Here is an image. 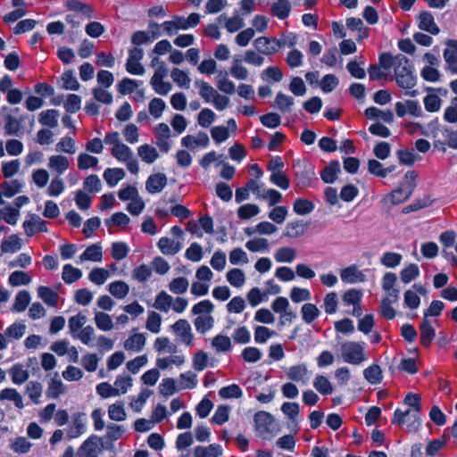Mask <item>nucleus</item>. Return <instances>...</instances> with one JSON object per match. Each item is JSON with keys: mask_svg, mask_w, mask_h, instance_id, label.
I'll use <instances>...</instances> for the list:
<instances>
[{"mask_svg": "<svg viewBox=\"0 0 457 457\" xmlns=\"http://www.w3.org/2000/svg\"><path fill=\"white\" fill-rule=\"evenodd\" d=\"M394 70L395 80L399 87L411 89L416 85L413 67L405 55L399 54L395 56Z\"/></svg>", "mask_w": 457, "mask_h": 457, "instance_id": "obj_1", "label": "nucleus"}, {"mask_svg": "<svg viewBox=\"0 0 457 457\" xmlns=\"http://www.w3.org/2000/svg\"><path fill=\"white\" fill-rule=\"evenodd\" d=\"M253 420L255 429L262 439L270 440L278 433V429L275 430L274 419L270 413L263 411H258Z\"/></svg>", "mask_w": 457, "mask_h": 457, "instance_id": "obj_2", "label": "nucleus"}, {"mask_svg": "<svg viewBox=\"0 0 457 457\" xmlns=\"http://www.w3.org/2000/svg\"><path fill=\"white\" fill-rule=\"evenodd\" d=\"M364 343L348 341L341 345V356L344 361L359 365L365 361Z\"/></svg>", "mask_w": 457, "mask_h": 457, "instance_id": "obj_3", "label": "nucleus"}, {"mask_svg": "<svg viewBox=\"0 0 457 457\" xmlns=\"http://www.w3.org/2000/svg\"><path fill=\"white\" fill-rule=\"evenodd\" d=\"M111 154L120 162H123L129 171L132 174H137L139 171L138 162L135 157L133 151L125 144L118 145L111 149Z\"/></svg>", "mask_w": 457, "mask_h": 457, "instance_id": "obj_4", "label": "nucleus"}, {"mask_svg": "<svg viewBox=\"0 0 457 457\" xmlns=\"http://www.w3.org/2000/svg\"><path fill=\"white\" fill-rule=\"evenodd\" d=\"M392 423L395 425L406 424L409 431H416L420 427V413L411 408L404 411L396 409L394 412Z\"/></svg>", "mask_w": 457, "mask_h": 457, "instance_id": "obj_5", "label": "nucleus"}, {"mask_svg": "<svg viewBox=\"0 0 457 457\" xmlns=\"http://www.w3.org/2000/svg\"><path fill=\"white\" fill-rule=\"evenodd\" d=\"M170 328L175 333L178 341L186 346L193 345L195 336L192 332L190 323L185 319H179L170 326Z\"/></svg>", "mask_w": 457, "mask_h": 457, "instance_id": "obj_6", "label": "nucleus"}, {"mask_svg": "<svg viewBox=\"0 0 457 457\" xmlns=\"http://www.w3.org/2000/svg\"><path fill=\"white\" fill-rule=\"evenodd\" d=\"M295 168L297 169L295 171L297 186L301 187H310L315 177L313 167L309 163L298 162Z\"/></svg>", "mask_w": 457, "mask_h": 457, "instance_id": "obj_7", "label": "nucleus"}, {"mask_svg": "<svg viewBox=\"0 0 457 457\" xmlns=\"http://www.w3.org/2000/svg\"><path fill=\"white\" fill-rule=\"evenodd\" d=\"M256 50L263 54L270 55L275 54L282 46L280 40L274 37H260L253 42Z\"/></svg>", "mask_w": 457, "mask_h": 457, "instance_id": "obj_8", "label": "nucleus"}, {"mask_svg": "<svg viewBox=\"0 0 457 457\" xmlns=\"http://www.w3.org/2000/svg\"><path fill=\"white\" fill-rule=\"evenodd\" d=\"M87 431V418L85 413H76L67 431L69 440L78 438Z\"/></svg>", "mask_w": 457, "mask_h": 457, "instance_id": "obj_9", "label": "nucleus"}, {"mask_svg": "<svg viewBox=\"0 0 457 457\" xmlns=\"http://www.w3.org/2000/svg\"><path fill=\"white\" fill-rule=\"evenodd\" d=\"M413 183H403L399 188L393 190L386 197L393 205H397L408 200L414 190Z\"/></svg>", "mask_w": 457, "mask_h": 457, "instance_id": "obj_10", "label": "nucleus"}, {"mask_svg": "<svg viewBox=\"0 0 457 457\" xmlns=\"http://www.w3.org/2000/svg\"><path fill=\"white\" fill-rule=\"evenodd\" d=\"M287 378L292 381L306 385L310 379L311 373L306 364L301 363L289 367L286 370Z\"/></svg>", "mask_w": 457, "mask_h": 457, "instance_id": "obj_11", "label": "nucleus"}, {"mask_svg": "<svg viewBox=\"0 0 457 457\" xmlns=\"http://www.w3.org/2000/svg\"><path fill=\"white\" fill-rule=\"evenodd\" d=\"M23 228L28 237H32L37 232H46V223L37 214H29L23 222Z\"/></svg>", "mask_w": 457, "mask_h": 457, "instance_id": "obj_12", "label": "nucleus"}, {"mask_svg": "<svg viewBox=\"0 0 457 457\" xmlns=\"http://www.w3.org/2000/svg\"><path fill=\"white\" fill-rule=\"evenodd\" d=\"M340 278L343 282L348 284L361 283L366 279L364 273L356 265H350L341 270Z\"/></svg>", "mask_w": 457, "mask_h": 457, "instance_id": "obj_13", "label": "nucleus"}, {"mask_svg": "<svg viewBox=\"0 0 457 457\" xmlns=\"http://www.w3.org/2000/svg\"><path fill=\"white\" fill-rule=\"evenodd\" d=\"M100 438L96 435H91L78 450V457H97V444Z\"/></svg>", "mask_w": 457, "mask_h": 457, "instance_id": "obj_14", "label": "nucleus"}, {"mask_svg": "<svg viewBox=\"0 0 457 457\" xmlns=\"http://www.w3.org/2000/svg\"><path fill=\"white\" fill-rule=\"evenodd\" d=\"M397 281V277L393 272H386L382 278L381 287L384 291L386 292V296L393 298V301L397 302L399 300L400 290L395 288V285Z\"/></svg>", "mask_w": 457, "mask_h": 457, "instance_id": "obj_15", "label": "nucleus"}, {"mask_svg": "<svg viewBox=\"0 0 457 457\" xmlns=\"http://www.w3.org/2000/svg\"><path fill=\"white\" fill-rule=\"evenodd\" d=\"M167 185V177L164 173H154L148 177L145 182V189L150 194H157L162 191Z\"/></svg>", "mask_w": 457, "mask_h": 457, "instance_id": "obj_16", "label": "nucleus"}, {"mask_svg": "<svg viewBox=\"0 0 457 457\" xmlns=\"http://www.w3.org/2000/svg\"><path fill=\"white\" fill-rule=\"evenodd\" d=\"M419 28L432 35H437L440 32V29L435 22L433 15L427 11L422 12L419 16Z\"/></svg>", "mask_w": 457, "mask_h": 457, "instance_id": "obj_17", "label": "nucleus"}, {"mask_svg": "<svg viewBox=\"0 0 457 457\" xmlns=\"http://www.w3.org/2000/svg\"><path fill=\"white\" fill-rule=\"evenodd\" d=\"M158 248L165 255H175L182 249V244L167 237H162L157 243Z\"/></svg>", "mask_w": 457, "mask_h": 457, "instance_id": "obj_18", "label": "nucleus"}, {"mask_svg": "<svg viewBox=\"0 0 457 457\" xmlns=\"http://www.w3.org/2000/svg\"><path fill=\"white\" fill-rule=\"evenodd\" d=\"M420 331L421 345L425 347L430 346L432 341L435 338L436 330L428 319L423 318L420 326Z\"/></svg>", "mask_w": 457, "mask_h": 457, "instance_id": "obj_19", "label": "nucleus"}, {"mask_svg": "<svg viewBox=\"0 0 457 457\" xmlns=\"http://www.w3.org/2000/svg\"><path fill=\"white\" fill-rule=\"evenodd\" d=\"M292 10V5L289 0H275L271 4L270 12L273 16L279 20L287 19Z\"/></svg>", "mask_w": 457, "mask_h": 457, "instance_id": "obj_20", "label": "nucleus"}, {"mask_svg": "<svg viewBox=\"0 0 457 457\" xmlns=\"http://www.w3.org/2000/svg\"><path fill=\"white\" fill-rule=\"evenodd\" d=\"M341 171L340 162L332 161L320 172V178L326 184H332L337 179V174Z\"/></svg>", "mask_w": 457, "mask_h": 457, "instance_id": "obj_21", "label": "nucleus"}, {"mask_svg": "<svg viewBox=\"0 0 457 457\" xmlns=\"http://www.w3.org/2000/svg\"><path fill=\"white\" fill-rule=\"evenodd\" d=\"M195 457H220L222 447L218 444H212L209 446L198 445L194 449Z\"/></svg>", "mask_w": 457, "mask_h": 457, "instance_id": "obj_22", "label": "nucleus"}, {"mask_svg": "<svg viewBox=\"0 0 457 457\" xmlns=\"http://www.w3.org/2000/svg\"><path fill=\"white\" fill-rule=\"evenodd\" d=\"M48 168L60 176L69 168V160L64 155H52L48 159Z\"/></svg>", "mask_w": 457, "mask_h": 457, "instance_id": "obj_23", "label": "nucleus"}, {"mask_svg": "<svg viewBox=\"0 0 457 457\" xmlns=\"http://www.w3.org/2000/svg\"><path fill=\"white\" fill-rule=\"evenodd\" d=\"M365 115L370 120L379 119L387 123H391L394 120V113L392 111H381L374 106L367 108L365 110Z\"/></svg>", "mask_w": 457, "mask_h": 457, "instance_id": "obj_24", "label": "nucleus"}, {"mask_svg": "<svg viewBox=\"0 0 457 457\" xmlns=\"http://www.w3.org/2000/svg\"><path fill=\"white\" fill-rule=\"evenodd\" d=\"M137 154L147 164L154 163L159 158L157 150L148 144L140 145L137 148Z\"/></svg>", "mask_w": 457, "mask_h": 457, "instance_id": "obj_25", "label": "nucleus"}, {"mask_svg": "<svg viewBox=\"0 0 457 457\" xmlns=\"http://www.w3.org/2000/svg\"><path fill=\"white\" fill-rule=\"evenodd\" d=\"M103 177L109 187H115L125 177V171L121 168H107Z\"/></svg>", "mask_w": 457, "mask_h": 457, "instance_id": "obj_26", "label": "nucleus"}, {"mask_svg": "<svg viewBox=\"0 0 457 457\" xmlns=\"http://www.w3.org/2000/svg\"><path fill=\"white\" fill-rule=\"evenodd\" d=\"M294 103L295 101L292 96L278 92L274 101V108L278 109L282 113H287L291 112Z\"/></svg>", "mask_w": 457, "mask_h": 457, "instance_id": "obj_27", "label": "nucleus"}, {"mask_svg": "<svg viewBox=\"0 0 457 457\" xmlns=\"http://www.w3.org/2000/svg\"><path fill=\"white\" fill-rule=\"evenodd\" d=\"M214 322L212 315H202L195 319L194 326L199 334L204 335L214 327Z\"/></svg>", "mask_w": 457, "mask_h": 457, "instance_id": "obj_28", "label": "nucleus"}, {"mask_svg": "<svg viewBox=\"0 0 457 457\" xmlns=\"http://www.w3.org/2000/svg\"><path fill=\"white\" fill-rule=\"evenodd\" d=\"M58 117L59 111L49 109L40 112L38 121L43 126L54 129L58 125Z\"/></svg>", "mask_w": 457, "mask_h": 457, "instance_id": "obj_29", "label": "nucleus"}, {"mask_svg": "<svg viewBox=\"0 0 457 457\" xmlns=\"http://www.w3.org/2000/svg\"><path fill=\"white\" fill-rule=\"evenodd\" d=\"M4 400L12 402L18 409L24 407L22 396L15 388H4L0 392V401Z\"/></svg>", "mask_w": 457, "mask_h": 457, "instance_id": "obj_30", "label": "nucleus"}, {"mask_svg": "<svg viewBox=\"0 0 457 457\" xmlns=\"http://www.w3.org/2000/svg\"><path fill=\"white\" fill-rule=\"evenodd\" d=\"M195 86L199 88V95L205 103H211L218 93L213 87L201 79H196Z\"/></svg>", "mask_w": 457, "mask_h": 457, "instance_id": "obj_31", "label": "nucleus"}, {"mask_svg": "<svg viewBox=\"0 0 457 457\" xmlns=\"http://www.w3.org/2000/svg\"><path fill=\"white\" fill-rule=\"evenodd\" d=\"M25 390L33 403L39 404L41 403L40 398L43 393V386L40 382L29 381L26 385Z\"/></svg>", "mask_w": 457, "mask_h": 457, "instance_id": "obj_32", "label": "nucleus"}, {"mask_svg": "<svg viewBox=\"0 0 457 457\" xmlns=\"http://www.w3.org/2000/svg\"><path fill=\"white\" fill-rule=\"evenodd\" d=\"M103 259L102 247L99 245H92L88 246L79 256L80 262L90 261L99 262Z\"/></svg>", "mask_w": 457, "mask_h": 457, "instance_id": "obj_33", "label": "nucleus"}, {"mask_svg": "<svg viewBox=\"0 0 457 457\" xmlns=\"http://www.w3.org/2000/svg\"><path fill=\"white\" fill-rule=\"evenodd\" d=\"M108 289L110 294L117 299L125 298L129 292V285L122 280L112 282L109 284Z\"/></svg>", "mask_w": 457, "mask_h": 457, "instance_id": "obj_34", "label": "nucleus"}, {"mask_svg": "<svg viewBox=\"0 0 457 457\" xmlns=\"http://www.w3.org/2000/svg\"><path fill=\"white\" fill-rule=\"evenodd\" d=\"M172 296L165 291H161L155 297L154 307L162 312H168L171 307Z\"/></svg>", "mask_w": 457, "mask_h": 457, "instance_id": "obj_35", "label": "nucleus"}, {"mask_svg": "<svg viewBox=\"0 0 457 457\" xmlns=\"http://www.w3.org/2000/svg\"><path fill=\"white\" fill-rule=\"evenodd\" d=\"M305 230L306 226L303 220H295L287 224L284 235L291 238H295L302 236Z\"/></svg>", "mask_w": 457, "mask_h": 457, "instance_id": "obj_36", "label": "nucleus"}, {"mask_svg": "<svg viewBox=\"0 0 457 457\" xmlns=\"http://www.w3.org/2000/svg\"><path fill=\"white\" fill-rule=\"evenodd\" d=\"M301 314L303 320L306 324H311L320 315V311L313 303H304L301 308Z\"/></svg>", "mask_w": 457, "mask_h": 457, "instance_id": "obj_37", "label": "nucleus"}, {"mask_svg": "<svg viewBox=\"0 0 457 457\" xmlns=\"http://www.w3.org/2000/svg\"><path fill=\"white\" fill-rule=\"evenodd\" d=\"M9 374L12 378V381L16 385H21L26 382L29 378V371L23 368L21 364L13 365L10 370Z\"/></svg>", "mask_w": 457, "mask_h": 457, "instance_id": "obj_38", "label": "nucleus"}, {"mask_svg": "<svg viewBox=\"0 0 457 457\" xmlns=\"http://www.w3.org/2000/svg\"><path fill=\"white\" fill-rule=\"evenodd\" d=\"M23 183L19 179H12L1 184L0 188L5 197H12L20 193L22 189Z\"/></svg>", "mask_w": 457, "mask_h": 457, "instance_id": "obj_39", "label": "nucleus"}, {"mask_svg": "<svg viewBox=\"0 0 457 457\" xmlns=\"http://www.w3.org/2000/svg\"><path fill=\"white\" fill-rule=\"evenodd\" d=\"M94 320L97 328L102 331H110L114 327L111 316L104 312H96Z\"/></svg>", "mask_w": 457, "mask_h": 457, "instance_id": "obj_40", "label": "nucleus"}, {"mask_svg": "<svg viewBox=\"0 0 457 457\" xmlns=\"http://www.w3.org/2000/svg\"><path fill=\"white\" fill-rule=\"evenodd\" d=\"M228 282L235 287H242L245 282V275L240 269L235 268L228 270L226 274Z\"/></svg>", "mask_w": 457, "mask_h": 457, "instance_id": "obj_41", "label": "nucleus"}, {"mask_svg": "<svg viewBox=\"0 0 457 457\" xmlns=\"http://www.w3.org/2000/svg\"><path fill=\"white\" fill-rule=\"evenodd\" d=\"M363 376L365 379L372 384L377 385L382 380V370L380 367L377 364H373L369 366L363 370Z\"/></svg>", "mask_w": 457, "mask_h": 457, "instance_id": "obj_42", "label": "nucleus"}, {"mask_svg": "<svg viewBox=\"0 0 457 457\" xmlns=\"http://www.w3.org/2000/svg\"><path fill=\"white\" fill-rule=\"evenodd\" d=\"M82 277V271L71 264H65L62 269V278L66 284H72Z\"/></svg>", "mask_w": 457, "mask_h": 457, "instance_id": "obj_43", "label": "nucleus"}, {"mask_svg": "<svg viewBox=\"0 0 457 457\" xmlns=\"http://www.w3.org/2000/svg\"><path fill=\"white\" fill-rule=\"evenodd\" d=\"M314 204L304 198H296L293 204V210L298 215H306L314 210Z\"/></svg>", "mask_w": 457, "mask_h": 457, "instance_id": "obj_44", "label": "nucleus"}, {"mask_svg": "<svg viewBox=\"0 0 457 457\" xmlns=\"http://www.w3.org/2000/svg\"><path fill=\"white\" fill-rule=\"evenodd\" d=\"M145 344V337L143 334L137 333L129 337L124 343L126 350L139 352Z\"/></svg>", "mask_w": 457, "mask_h": 457, "instance_id": "obj_45", "label": "nucleus"}, {"mask_svg": "<svg viewBox=\"0 0 457 457\" xmlns=\"http://www.w3.org/2000/svg\"><path fill=\"white\" fill-rule=\"evenodd\" d=\"M296 257V252L292 247H281L278 248L275 253L274 258L278 262L291 263Z\"/></svg>", "mask_w": 457, "mask_h": 457, "instance_id": "obj_46", "label": "nucleus"}, {"mask_svg": "<svg viewBox=\"0 0 457 457\" xmlns=\"http://www.w3.org/2000/svg\"><path fill=\"white\" fill-rule=\"evenodd\" d=\"M108 416L112 420L114 421L125 420L127 414L124 410L123 402L119 401L111 404L108 408Z\"/></svg>", "mask_w": 457, "mask_h": 457, "instance_id": "obj_47", "label": "nucleus"}, {"mask_svg": "<svg viewBox=\"0 0 457 457\" xmlns=\"http://www.w3.org/2000/svg\"><path fill=\"white\" fill-rule=\"evenodd\" d=\"M142 84L141 80L124 78L118 83L117 87L120 94L129 95Z\"/></svg>", "mask_w": 457, "mask_h": 457, "instance_id": "obj_48", "label": "nucleus"}, {"mask_svg": "<svg viewBox=\"0 0 457 457\" xmlns=\"http://www.w3.org/2000/svg\"><path fill=\"white\" fill-rule=\"evenodd\" d=\"M38 296L49 306H55L58 295L48 287L40 286L37 289Z\"/></svg>", "mask_w": 457, "mask_h": 457, "instance_id": "obj_49", "label": "nucleus"}, {"mask_svg": "<svg viewBox=\"0 0 457 457\" xmlns=\"http://www.w3.org/2000/svg\"><path fill=\"white\" fill-rule=\"evenodd\" d=\"M86 322L87 317L81 312L69 319L68 326L72 337L84 328L83 326L85 325Z\"/></svg>", "mask_w": 457, "mask_h": 457, "instance_id": "obj_50", "label": "nucleus"}, {"mask_svg": "<svg viewBox=\"0 0 457 457\" xmlns=\"http://www.w3.org/2000/svg\"><path fill=\"white\" fill-rule=\"evenodd\" d=\"M314 388L321 395H331L333 393V386L330 381L322 375H317L313 381Z\"/></svg>", "mask_w": 457, "mask_h": 457, "instance_id": "obj_51", "label": "nucleus"}, {"mask_svg": "<svg viewBox=\"0 0 457 457\" xmlns=\"http://www.w3.org/2000/svg\"><path fill=\"white\" fill-rule=\"evenodd\" d=\"M245 247L253 253L257 252H269L270 245L269 241L263 237H257L252 240H249L245 243Z\"/></svg>", "mask_w": 457, "mask_h": 457, "instance_id": "obj_52", "label": "nucleus"}, {"mask_svg": "<svg viewBox=\"0 0 457 457\" xmlns=\"http://www.w3.org/2000/svg\"><path fill=\"white\" fill-rule=\"evenodd\" d=\"M403 256L401 253L395 252H386L380 258V262L386 268H395L400 265Z\"/></svg>", "mask_w": 457, "mask_h": 457, "instance_id": "obj_53", "label": "nucleus"}, {"mask_svg": "<svg viewBox=\"0 0 457 457\" xmlns=\"http://www.w3.org/2000/svg\"><path fill=\"white\" fill-rule=\"evenodd\" d=\"M29 302H30L29 293L26 290L20 291L15 296L12 309H13V311H15L17 312H22L28 307Z\"/></svg>", "mask_w": 457, "mask_h": 457, "instance_id": "obj_54", "label": "nucleus"}, {"mask_svg": "<svg viewBox=\"0 0 457 457\" xmlns=\"http://www.w3.org/2000/svg\"><path fill=\"white\" fill-rule=\"evenodd\" d=\"M152 391L147 388H143L137 397H132L130 401V407L136 411L140 412L147 399L151 396Z\"/></svg>", "mask_w": 457, "mask_h": 457, "instance_id": "obj_55", "label": "nucleus"}, {"mask_svg": "<svg viewBox=\"0 0 457 457\" xmlns=\"http://www.w3.org/2000/svg\"><path fill=\"white\" fill-rule=\"evenodd\" d=\"M188 286L189 282L187 278L178 277L170 282L169 289L173 294L182 295L187 291Z\"/></svg>", "mask_w": 457, "mask_h": 457, "instance_id": "obj_56", "label": "nucleus"}, {"mask_svg": "<svg viewBox=\"0 0 457 457\" xmlns=\"http://www.w3.org/2000/svg\"><path fill=\"white\" fill-rule=\"evenodd\" d=\"M64 393V386L61 379L54 378L49 382L46 396L48 398L56 399Z\"/></svg>", "mask_w": 457, "mask_h": 457, "instance_id": "obj_57", "label": "nucleus"}, {"mask_svg": "<svg viewBox=\"0 0 457 457\" xmlns=\"http://www.w3.org/2000/svg\"><path fill=\"white\" fill-rule=\"evenodd\" d=\"M4 120L5 134L8 136H20L21 121L10 114L5 116Z\"/></svg>", "mask_w": 457, "mask_h": 457, "instance_id": "obj_58", "label": "nucleus"}, {"mask_svg": "<svg viewBox=\"0 0 457 457\" xmlns=\"http://www.w3.org/2000/svg\"><path fill=\"white\" fill-rule=\"evenodd\" d=\"M170 77L179 87L189 88L191 79L184 71L174 68L171 71Z\"/></svg>", "mask_w": 457, "mask_h": 457, "instance_id": "obj_59", "label": "nucleus"}, {"mask_svg": "<svg viewBox=\"0 0 457 457\" xmlns=\"http://www.w3.org/2000/svg\"><path fill=\"white\" fill-rule=\"evenodd\" d=\"M8 282L12 287L29 285L31 282V278L24 271L15 270L9 276Z\"/></svg>", "mask_w": 457, "mask_h": 457, "instance_id": "obj_60", "label": "nucleus"}, {"mask_svg": "<svg viewBox=\"0 0 457 457\" xmlns=\"http://www.w3.org/2000/svg\"><path fill=\"white\" fill-rule=\"evenodd\" d=\"M65 5L70 11L80 12L87 18L92 17V9L87 4L77 0H67Z\"/></svg>", "mask_w": 457, "mask_h": 457, "instance_id": "obj_61", "label": "nucleus"}, {"mask_svg": "<svg viewBox=\"0 0 457 457\" xmlns=\"http://www.w3.org/2000/svg\"><path fill=\"white\" fill-rule=\"evenodd\" d=\"M65 190L63 180L59 177L54 178L46 189V194L52 197H57Z\"/></svg>", "mask_w": 457, "mask_h": 457, "instance_id": "obj_62", "label": "nucleus"}, {"mask_svg": "<svg viewBox=\"0 0 457 457\" xmlns=\"http://www.w3.org/2000/svg\"><path fill=\"white\" fill-rule=\"evenodd\" d=\"M214 310V305L210 300H203L195 303L192 308V313L194 315H211Z\"/></svg>", "mask_w": 457, "mask_h": 457, "instance_id": "obj_63", "label": "nucleus"}, {"mask_svg": "<svg viewBox=\"0 0 457 457\" xmlns=\"http://www.w3.org/2000/svg\"><path fill=\"white\" fill-rule=\"evenodd\" d=\"M149 113L154 118V119H160L166 108L165 102L161 98H154L149 103Z\"/></svg>", "mask_w": 457, "mask_h": 457, "instance_id": "obj_64", "label": "nucleus"}]
</instances>
